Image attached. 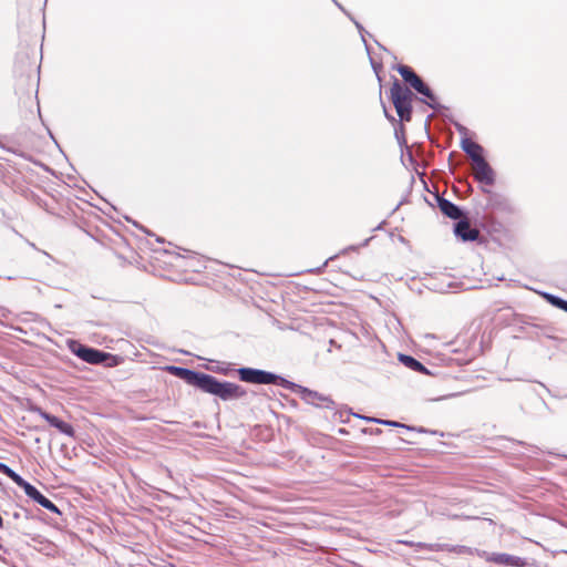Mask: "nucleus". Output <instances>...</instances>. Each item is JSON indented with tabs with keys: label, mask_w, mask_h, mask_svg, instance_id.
Listing matches in <instances>:
<instances>
[{
	"label": "nucleus",
	"mask_w": 567,
	"mask_h": 567,
	"mask_svg": "<svg viewBox=\"0 0 567 567\" xmlns=\"http://www.w3.org/2000/svg\"><path fill=\"white\" fill-rule=\"evenodd\" d=\"M164 370L188 385L223 401L239 400L247 395V390L241 385L229 381H220L216 377L200 371L177 365H166Z\"/></svg>",
	"instance_id": "f257e3e1"
},
{
	"label": "nucleus",
	"mask_w": 567,
	"mask_h": 567,
	"mask_svg": "<svg viewBox=\"0 0 567 567\" xmlns=\"http://www.w3.org/2000/svg\"><path fill=\"white\" fill-rule=\"evenodd\" d=\"M390 97L400 117V122H410L412 118L414 93L409 87L403 86L398 79H394Z\"/></svg>",
	"instance_id": "f03ea898"
},
{
	"label": "nucleus",
	"mask_w": 567,
	"mask_h": 567,
	"mask_svg": "<svg viewBox=\"0 0 567 567\" xmlns=\"http://www.w3.org/2000/svg\"><path fill=\"white\" fill-rule=\"evenodd\" d=\"M240 381L251 384H276L287 389L290 381L270 371L243 367L237 370Z\"/></svg>",
	"instance_id": "7ed1b4c3"
},
{
	"label": "nucleus",
	"mask_w": 567,
	"mask_h": 567,
	"mask_svg": "<svg viewBox=\"0 0 567 567\" xmlns=\"http://www.w3.org/2000/svg\"><path fill=\"white\" fill-rule=\"evenodd\" d=\"M287 390L297 392L300 395V398L308 404L326 409H334L336 406L334 401L330 396H327L315 390H310L292 381H290V384H288Z\"/></svg>",
	"instance_id": "20e7f679"
},
{
	"label": "nucleus",
	"mask_w": 567,
	"mask_h": 567,
	"mask_svg": "<svg viewBox=\"0 0 567 567\" xmlns=\"http://www.w3.org/2000/svg\"><path fill=\"white\" fill-rule=\"evenodd\" d=\"M69 347L72 353L90 364H101L111 358L110 353L82 344L79 341H71Z\"/></svg>",
	"instance_id": "39448f33"
},
{
	"label": "nucleus",
	"mask_w": 567,
	"mask_h": 567,
	"mask_svg": "<svg viewBox=\"0 0 567 567\" xmlns=\"http://www.w3.org/2000/svg\"><path fill=\"white\" fill-rule=\"evenodd\" d=\"M476 556L484 559L487 563H493L499 566L509 567H528L529 563L526 558L509 555L506 553H489L486 550H476Z\"/></svg>",
	"instance_id": "423d86ee"
},
{
	"label": "nucleus",
	"mask_w": 567,
	"mask_h": 567,
	"mask_svg": "<svg viewBox=\"0 0 567 567\" xmlns=\"http://www.w3.org/2000/svg\"><path fill=\"white\" fill-rule=\"evenodd\" d=\"M474 178L481 184L492 186L495 183V173L484 156L474 158Z\"/></svg>",
	"instance_id": "0eeeda50"
},
{
	"label": "nucleus",
	"mask_w": 567,
	"mask_h": 567,
	"mask_svg": "<svg viewBox=\"0 0 567 567\" xmlns=\"http://www.w3.org/2000/svg\"><path fill=\"white\" fill-rule=\"evenodd\" d=\"M454 234L463 241H474L480 236V231L471 226L470 220L465 215L456 220L454 225Z\"/></svg>",
	"instance_id": "6e6552de"
},
{
	"label": "nucleus",
	"mask_w": 567,
	"mask_h": 567,
	"mask_svg": "<svg viewBox=\"0 0 567 567\" xmlns=\"http://www.w3.org/2000/svg\"><path fill=\"white\" fill-rule=\"evenodd\" d=\"M35 411L43 420H45L51 426L55 427L62 434L69 437L75 436V431L71 424L62 421L58 416L42 410L41 408H37Z\"/></svg>",
	"instance_id": "1a4fd4ad"
},
{
	"label": "nucleus",
	"mask_w": 567,
	"mask_h": 567,
	"mask_svg": "<svg viewBox=\"0 0 567 567\" xmlns=\"http://www.w3.org/2000/svg\"><path fill=\"white\" fill-rule=\"evenodd\" d=\"M435 199H436L437 207L440 208L441 213L444 216H446L453 220H457V219L464 217L465 214H464L463 209L460 206H457L456 204L452 203L451 200H449L440 195H436Z\"/></svg>",
	"instance_id": "9d476101"
},
{
	"label": "nucleus",
	"mask_w": 567,
	"mask_h": 567,
	"mask_svg": "<svg viewBox=\"0 0 567 567\" xmlns=\"http://www.w3.org/2000/svg\"><path fill=\"white\" fill-rule=\"evenodd\" d=\"M399 361L412 371L429 374V370L414 357L410 354L400 353L398 357Z\"/></svg>",
	"instance_id": "9b49d317"
},
{
	"label": "nucleus",
	"mask_w": 567,
	"mask_h": 567,
	"mask_svg": "<svg viewBox=\"0 0 567 567\" xmlns=\"http://www.w3.org/2000/svg\"><path fill=\"white\" fill-rule=\"evenodd\" d=\"M461 146L462 150L470 156L472 162H474V158H480L483 156L484 148L476 142L471 141L470 138H463Z\"/></svg>",
	"instance_id": "f8f14e48"
},
{
	"label": "nucleus",
	"mask_w": 567,
	"mask_h": 567,
	"mask_svg": "<svg viewBox=\"0 0 567 567\" xmlns=\"http://www.w3.org/2000/svg\"><path fill=\"white\" fill-rule=\"evenodd\" d=\"M355 416L358 417H361L368 422H374V423H379V424H383V425H388V426H394V427H401V429H405L408 431H414V430H417L419 432H426V430H424L423 427H420V429H415L413 426H410V425H406V424H403V423H399L396 421H390V420H381V419H377V417H367V416H361L359 414H354Z\"/></svg>",
	"instance_id": "ddd939ff"
},
{
	"label": "nucleus",
	"mask_w": 567,
	"mask_h": 567,
	"mask_svg": "<svg viewBox=\"0 0 567 567\" xmlns=\"http://www.w3.org/2000/svg\"><path fill=\"white\" fill-rule=\"evenodd\" d=\"M31 499L34 501L35 503H38L39 505H41L42 507H44L45 509H48L54 514L61 515V511L59 509V507L51 499L45 497L40 491H38L31 497Z\"/></svg>",
	"instance_id": "4468645a"
},
{
	"label": "nucleus",
	"mask_w": 567,
	"mask_h": 567,
	"mask_svg": "<svg viewBox=\"0 0 567 567\" xmlns=\"http://www.w3.org/2000/svg\"><path fill=\"white\" fill-rule=\"evenodd\" d=\"M539 296H542L549 305H551L553 307L555 308H558L560 310H564L565 312H567V300L556 296V295H553V293H549V292H546V291H537Z\"/></svg>",
	"instance_id": "2eb2a0df"
},
{
	"label": "nucleus",
	"mask_w": 567,
	"mask_h": 567,
	"mask_svg": "<svg viewBox=\"0 0 567 567\" xmlns=\"http://www.w3.org/2000/svg\"><path fill=\"white\" fill-rule=\"evenodd\" d=\"M396 71L400 73V75L408 84H410L417 76V74L413 71L412 68L404 64H399L396 66Z\"/></svg>",
	"instance_id": "dca6fc26"
},
{
	"label": "nucleus",
	"mask_w": 567,
	"mask_h": 567,
	"mask_svg": "<svg viewBox=\"0 0 567 567\" xmlns=\"http://www.w3.org/2000/svg\"><path fill=\"white\" fill-rule=\"evenodd\" d=\"M409 85L421 95H427L430 93V87L424 83V81L419 75Z\"/></svg>",
	"instance_id": "f3484780"
},
{
	"label": "nucleus",
	"mask_w": 567,
	"mask_h": 567,
	"mask_svg": "<svg viewBox=\"0 0 567 567\" xmlns=\"http://www.w3.org/2000/svg\"><path fill=\"white\" fill-rule=\"evenodd\" d=\"M424 97H426V100H421L422 102L426 103L427 106H430L431 109L435 110V111H439L441 110L443 106L437 102V99L436 96L434 95L433 91L430 89V93L427 95H423Z\"/></svg>",
	"instance_id": "a211bd4d"
},
{
	"label": "nucleus",
	"mask_w": 567,
	"mask_h": 567,
	"mask_svg": "<svg viewBox=\"0 0 567 567\" xmlns=\"http://www.w3.org/2000/svg\"><path fill=\"white\" fill-rule=\"evenodd\" d=\"M12 482H14L19 487H21L27 481L19 475L16 471L11 468L9 474L7 475Z\"/></svg>",
	"instance_id": "6ab92c4d"
},
{
	"label": "nucleus",
	"mask_w": 567,
	"mask_h": 567,
	"mask_svg": "<svg viewBox=\"0 0 567 567\" xmlns=\"http://www.w3.org/2000/svg\"><path fill=\"white\" fill-rule=\"evenodd\" d=\"M12 482H14L19 487H21L27 481L19 475L16 471L11 468L9 474L7 475Z\"/></svg>",
	"instance_id": "aec40b11"
},
{
	"label": "nucleus",
	"mask_w": 567,
	"mask_h": 567,
	"mask_svg": "<svg viewBox=\"0 0 567 567\" xmlns=\"http://www.w3.org/2000/svg\"><path fill=\"white\" fill-rule=\"evenodd\" d=\"M21 488L24 491L25 495H27L28 497H30V498H31V497H32V496H33V495L39 491L35 486H33V485H32V484H30L29 482H25V483L21 486Z\"/></svg>",
	"instance_id": "412c9836"
},
{
	"label": "nucleus",
	"mask_w": 567,
	"mask_h": 567,
	"mask_svg": "<svg viewBox=\"0 0 567 567\" xmlns=\"http://www.w3.org/2000/svg\"><path fill=\"white\" fill-rule=\"evenodd\" d=\"M476 550H480L478 548H472L467 546H457L454 551L460 554H467V555H476Z\"/></svg>",
	"instance_id": "4be33fe9"
},
{
	"label": "nucleus",
	"mask_w": 567,
	"mask_h": 567,
	"mask_svg": "<svg viewBox=\"0 0 567 567\" xmlns=\"http://www.w3.org/2000/svg\"><path fill=\"white\" fill-rule=\"evenodd\" d=\"M351 20L354 22L355 27L358 28L359 32L361 33V37H362V40H363V42L365 44L367 51L369 52V47L367 44V41L364 39V34H363V32H364L363 27L358 21L353 20L352 18H351Z\"/></svg>",
	"instance_id": "5701e85b"
},
{
	"label": "nucleus",
	"mask_w": 567,
	"mask_h": 567,
	"mask_svg": "<svg viewBox=\"0 0 567 567\" xmlns=\"http://www.w3.org/2000/svg\"><path fill=\"white\" fill-rule=\"evenodd\" d=\"M403 131H404V127H403L402 124H400V127L395 128V136L400 141L401 140L400 136L402 135V141L404 142L405 140H404V132Z\"/></svg>",
	"instance_id": "b1692460"
},
{
	"label": "nucleus",
	"mask_w": 567,
	"mask_h": 567,
	"mask_svg": "<svg viewBox=\"0 0 567 567\" xmlns=\"http://www.w3.org/2000/svg\"><path fill=\"white\" fill-rule=\"evenodd\" d=\"M10 471H11L10 466L0 462V473L4 474L7 476Z\"/></svg>",
	"instance_id": "393cba45"
},
{
	"label": "nucleus",
	"mask_w": 567,
	"mask_h": 567,
	"mask_svg": "<svg viewBox=\"0 0 567 567\" xmlns=\"http://www.w3.org/2000/svg\"><path fill=\"white\" fill-rule=\"evenodd\" d=\"M383 111H384V115H385V117H386L390 122H392V123H395V122H396L395 117H394L392 114H390V113L388 112V110H386V107H385V105H384V104H383Z\"/></svg>",
	"instance_id": "a878e982"
},
{
	"label": "nucleus",
	"mask_w": 567,
	"mask_h": 567,
	"mask_svg": "<svg viewBox=\"0 0 567 567\" xmlns=\"http://www.w3.org/2000/svg\"><path fill=\"white\" fill-rule=\"evenodd\" d=\"M385 224V221L383 220L382 223H380L374 229L378 230V229H381L383 227V225Z\"/></svg>",
	"instance_id": "bb28decb"
},
{
	"label": "nucleus",
	"mask_w": 567,
	"mask_h": 567,
	"mask_svg": "<svg viewBox=\"0 0 567 567\" xmlns=\"http://www.w3.org/2000/svg\"><path fill=\"white\" fill-rule=\"evenodd\" d=\"M333 2L338 6V8H340L343 12H346V10L343 9V7L340 3H338L336 0H333Z\"/></svg>",
	"instance_id": "cd10ccee"
},
{
	"label": "nucleus",
	"mask_w": 567,
	"mask_h": 567,
	"mask_svg": "<svg viewBox=\"0 0 567 567\" xmlns=\"http://www.w3.org/2000/svg\"><path fill=\"white\" fill-rule=\"evenodd\" d=\"M457 130H458L460 132H465V131H466V128H465L464 126H461V125H457Z\"/></svg>",
	"instance_id": "c85d7f7f"
},
{
	"label": "nucleus",
	"mask_w": 567,
	"mask_h": 567,
	"mask_svg": "<svg viewBox=\"0 0 567 567\" xmlns=\"http://www.w3.org/2000/svg\"><path fill=\"white\" fill-rule=\"evenodd\" d=\"M370 241V238L369 239H365L364 243L362 244V246H367Z\"/></svg>",
	"instance_id": "c756f323"
},
{
	"label": "nucleus",
	"mask_w": 567,
	"mask_h": 567,
	"mask_svg": "<svg viewBox=\"0 0 567 567\" xmlns=\"http://www.w3.org/2000/svg\"><path fill=\"white\" fill-rule=\"evenodd\" d=\"M342 416H343L342 413H340V421L346 422V420Z\"/></svg>",
	"instance_id": "7c9ffc66"
},
{
	"label": "nucleus",
	"mask_w": 567,
	"mask_h": 567,
	"mask_svg": "<svg viewBox=\"0 0 567 567\" xmlns=\"http://www.w3.org/2000/svg\"><path fill=\"white\" fill-rule=\"evenodd\" d=\"M374 432H375L377 434H379V433H381L382 431H381L380 429H375V430H374Z\"/></svg>",
	"instance_id": "2f4dec72"
},
{
	"label": "nucleus",
	"mask_w": 567,
	"mask_h": 567,
	"mask_svg": "<svg viewBox=\"0 0 567 567\" xmlns=\"http://www.w3.org/2000/svg\"><path fill=\"white\" fill-rule=\"evenodd\" d=\"M348 249H350V250H354V249H355V247H354V246H350Z\"/></svg>",
	"instance_id": "473e14b6"
},
{
	"label": "nucleus",
	"mask_w": 567,
	"mask_h": 567,
	"mask_svg": "<svg viewBox=\"0 0 567 567\" xmlns=\"http://www.w3.org/2000/svg\"><path fill=\"white\" fill-rule=\"evenodd\" d=\"M348 18H351V14L349 12H344Z\"/></svg>",
	"instance_id": "72a5a7b5"
},
{
	"label": "nucleus",
	"mask_w": 567,
	"mask_h": 567,
	"mask_svg": "<svg viewBox=\"0 0 567 567\" xmlns=\"http://www.w3.org/2000/svg\"><path fill=\"white\" fill-rule=\"evenodd\" d=\"M348 18H351V14L349 12H344Z\"/></svg>",
	"instance_id": "f704fd0d"
},
{
	"label": "nucleus",
	"mask_w": 567,
	"mask_h": 567,
	"mask_svg": "<svg viewBox=\"0 0 567 567\" xmlns=\"http://www.w3.org/2000/svg\"><path fill=\"white\" fill-rule=\"evenodd\" d=\"M348 18H351V14L349 12H344Z\"/></svg>",
	"instance_id": "c9c22d12"
}]
</instances>
